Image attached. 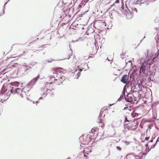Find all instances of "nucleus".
Returning a JSON list of instances; mask_svg holds the SVG:
<instances>
[{
	"label": "nucleus",
	"instance_id": "1",
	"mask_svg": "<svg viewBox=\"0 0 159 159\" xmlns=\"http://www.w3.org/2000/svg\"><path fill=\"white\" fill-rule=\"evenodd\" d=\"M40 75H39L35 78H33L27 84L26 86L24 88L21 89L18 88L20 83L17 81H15L11 83H9L7 84H4L3 87L2 88L1 91L2 92H5L8 90V93L10 94V93L13 94H17L21 98H23V96L26 95V93L23 90L25 89H28V91L31 89L34 85L38 80L40 78Z\"/></svg>",
	"mask_w": 159,
	"mask_h": 159
},
{
	"label": "nucleus",
	"instance_id": "2",
	"mask_svg": "<svg viewBox=\"0 0 159 159\" xmlns=\"http://www.w3.org/2000/svg\"><path fill=\"white\" fill-rule=\"evenodd\" d=\"M158 45H159V43L157 45V50L152 49L148 50L147 57L148 58L146 60L143 61L141 62V66L140 67V73H144L146 70L149 69L150 66L152 63V60L157 57L159 54V48L157 46Z\"/></svg>",
	"mask_w": 159,
	"mask_h": 159
},
{
	"label": "nucleus",
	"instance_id": "3",
	"mask_svg": "<svg viewBox=\"0 0 159 159\" xmlns=\"http://www.w3.org/2000/svg\"><path fill=\"white\" fill-rule=\"evenodd\" d=\"M49 84H45V86L41 89L42 93L41 95L45 97L47 96H53L54 94V89L51 87L49 86Z\"/></svg>",
	"mask_w": 159,
	"mask_h": 159
},
{
	"label": "nucleus",
	"instance_id": "4",
	"mask_svg": "<svg viewBox=\"0 0 159 159\" xmlns=\"http://www.w3.org/2000/svg\"><path fill=\"white\" fill-rule=\"evenodd\" d=\"M132 95L135 98H140L141 96V94L143 93L142 89H139L138 90H134L132 91Z\"/></svg>",
	"mask_w": 159,
	"mask_h": 159
},
{
	"label": "nucleus",
	"instance_id": "5",
	"mask_svg": "<svg viewBox=\"0 0 159 159\" xmlns=\"http://www.w3.org/2000/svg\"><path fill=\"white\" fill-rule=\"evenodd\" d=\"M82 70V69H79L78 67H77L76 68H75L74 70L71 71L72 73L74 75H77V77L76 78L77 79H78V77L80 75V72Z\"/></svg>",
	"mask_w": 159,
	"mask_h": 159
},
{
	"label": "nucleus",
	"instance_id": "6",
	"mask_svg": "<svg viewBox=\"0 0 159 159\" xmlns=\"http://www.w3.org/2000/svg\"><path fill=\"white\" fill-rule=\"evenodd\" d=\"M53 74L54 77L56 79H57V80L58 79H62V80H63V75L61 74L59 72L56 70L53 72Z\"/></svg>",
	"mask_w": 159,
	"mask_h": 159
},
{
	"label": "nucleus",
	"instance_id": "7",
	"mask_svg": "<svg viewBox=\"0 0 159 159\" xmlns=\"http://www.w3.org/2000/svg\"><path fill=\"white\" fill-rule=\"evenodd\" d=\"M129 78V75H125L122 77L120 81L124 84H126L128 83Z\"/></svg>",
	"mask_w": 159,
	"mask_h": 159
},
{
	"label": "nucleus",
	"instance_id": "8",
	"mask_svg": "<svg viewBox=\"0 0 159 159\" xmlns=\"http://www.w3.org/2000/svg\"><path fill=\"white\" fill-rule=\"evenodd\" d=\"M135 3L136 4H139L140 6L144 3H146V5L148 4V0H137Z\"/></svg>",
	"mask_w": 159,
	"mask_h": 159
},
{
	"label": "nucleus",
	"instance_id": "9",
	"mask_svg": "<svg viewBox=\"0 0 159 159\" xmlns=\"http://www.w3.org/2000/svg\"><path fill=\"white\" fill-rule=\"evenodd\" d=\"M132 96H133L132 95L128 94L127 95L126 97L125 96V98L127 102H130L132 101Z\"/></svg>",
	"mask_w": 159,
	"mask_h": 159
},
{
	"label": "nucleus",
	"instance_id": "10",
	"mask_svg": "<svg viewBox=\"0 0 159 159\" xmlns=\"http://www.w3.org/2000/svg\"><path fill=\"white\" fill-rule=\"evenodd\" d=\"M47 80H48L50 82H46V84H47V83H48L49 84L48 85L49 86L50 84H52V82H53L54 80H57V79H56L54 77V76L53 75L52 76L49 77L47 78Z\"/></svg>",
	"mask_w": 159,
	"mask_h": 159
},
{
	"label": "nucleus",
	"instance_id": "11",
	"mask_svg": "<svg viewBox=\"0 0 159 159\" xmlns=\"http://www.w3.org/2000/svg\"><path fill=\"white\" fill-rule=\"evenodd\" d=\"M94 45H95V46L93 47L92 51L90 52L91 55H94L96 54L97 52L98 49V47L97 48L96 43H94Z\"/></svg>",
	"mask_w": 159,
	"mask_h": 159
},
{
	"label": "nucleus",
	"instance_id": "12",
	"mask_svg": "<svg viewBox=\"0 0 159 159\" xmlns=\"http://www.w3.org/2000/svg\"><path fill=\"white\" fill-rule=\"evenodd\" d=\"M78 40H76V41H74V40H72V41L70 43H69V47L70 48V50L69 51V57L68 58H67V59H69L70 58V57L73 54V51L72 50H71V49L70 48V45L71 44V43H74L77 41H78Z\"/></svg>",
	"mask_w": 159,
	"mask_h": 159
},
{
	"label": "nucleus",
	"instance_id": "13",
	"mask_svg": "<svg viewBox=\"0 0 159 159\" xmlns=\"http://www.w3.org/2000/svg\"><path fill=\"white\" fill-rule=\"evenodd\" d=\"M131 9L132 10V12L131 11H130V10H129V9L128 10V11L129 12V14L130 15V17L129 16V18H132L133 16V13H134V12L136 13L137 12V9L135 7L132 8H131Z\"/></svg>",
	"mask_w": 159,
	"mask_h": 159
},
{
	"label": "nucleus",
	"instance_id": "14",
	"mask_svg": "<svg viewBox=\"0 0 159 159\" xmlns=\"http://www.w3.org/2000/svg\"><path fill=\"white\" fill-rule=\"evenodd\" d=\"M138 157V156H135L131 154L127 155L126 156L127 158L129 159H136V157Z\"/></svg>",
	"mask_w": 159,
	"mask_h": 159
},
{
	"label": "nucleus",
	"instance_id": "15",
	"mask_svg": "<svg viewBox=\"0 0 159 159\" xmlns=\"http://www.w3.org/2000/svg\"><path fill=\"white\" fill-rule=\"evenodd\" d=\"M133 122L131 121L128 124H124V126L128 130H129L131 128H132V126H130V125H133Z\"/></svg>",
	"mask_w": 159,
	"mask_h": 159
},
{
	"label": "nucleus",
	"instance_id": "16",
	"mask_svg": "<svg viewBox=\"0 0 159 159\" xmlns=\"http://www.w3.org/2000/svg\"><path fill=\"white\" fill-rule=\"evenodd\" d=\"M102 116V113L101 112L100 113V115L98 117V119H100V120H99V121L98 122V123H100V126L101 125V127L102 128L103 127H104V124H103L101 122V121L102 120V119H101V116Z\"/></svg>",
	"mask_w": 159,
	"mask_h": 159
},
{
	"label": "nucleus",
	"instance_id": "17",
	"mask_svg": "<svg viewBox=\"0 0 159 159\" xmlns=\"http://www.w3.org/2000/svg\"><path fill=\"white\" fill-rule=\"evenodd\" d=\"M87 3V2H85V1H84L83 2V1H82L81 3H80L79 5L78 8V11H80V8L82 7V5H84V6L86 4V3Z\"/></svg>",
	"mask_w": 159,
	"mask_h": 159
},
{
	"label": "nucleus",
	"instance_id": "18",
	"mask_svg": "<svg viewBox=\"0 0 159 159\" xmlns=\"http://www.w3.org/2000/svg\"><path fill=\"white\" fill-rule=\"evenodd\" d=\"M22 68L25 69L26 70H28L29 69H31V67L27 66H23L22 67Z\"/></svg>",
	"mask_w": 159,
	"mask_h": 159
},
{
	"label": "nucleus",
	"instance_id": "19",
	"mask_svg": "<svg viewBox=\"0 0 159 159\" xmlns=\"http://www.w3.org/2000/svg\"><path fill=\"white\" fill-rule=\"evenodd\" d=\"M124 96H123L122 95H121L120 96V97L117 100V102L119 101L120 102L121 101L122 99H124Z\"/></svg>",
	"mask_w": 159,
	"mask_h": 159
},
{
	"label": "nucleus",
	"instance_id": "20",
	"mask_svg": "<svg viewBox=\"0 0 159 159\" xmlns=\"http://www.w3.org/2000/svg\"><path fill=\"white\" fill-rule=\"evenodd\" d=\"M138 87L139 88V89H142V88H144V87L143 86V85H142L141 84V83L140 84V83H138Z\"/></svg>",
	"mask_w": 159,
	"mask_h": 159
},
{
	"label": "nucleus",
	"instance_id": "21",
	"mask_svg": "<svg viewBox=\"0 0 159 159\" xmlns=\"http://www.w3.org/2000/svg\"><path fill=\"white\" fill-rule=\"evenodd\" d=\"M86 137H87V139H88L89 138V139L87 140L88 141H90L92 139V136H90V135H88L86 137H85V139Z\"/></svg>",
	"mask_w": 159,
	"mask_h": 159
},
{
	"label": "nucleus",
	"instance_id": "22",
	"mask_svg": "<svg viewBox=\"0 0 159 159\" xmlns=\"http://www.w3.org/2000/svg\"><path fill=\"white\" fill-rule=\"evenodd\" d=\"M128 130H128L125 127H124L122 130L123 133L125 134Z\"/></svg>",
	"mask_w": 159,
	"mask_h": 159
},
{
	"label": "nucleus",
	"instance_id": "23",
	"mask_svg": "<svg viewBox=\"0 0 159 159\" xmlns=\"http://www.w3.org/2000/svg\"><path fill=\"white\" fill-rule=\"evenodd\" d=\"M96 130H97V129H92L91 131V132H90V133H92V134H95V132H96Z\"/></svg>",
	"mask_w": 159,
	"mask_h": 159
},
{
	"label": "nucleus",
	"instance_id": "24",
	"mask_svg": "<svg viewBox=\"0 0 159 159\" xmlns=\"http://www.w3.org/2000/svg\"><path fill=\"white\" fill-rule=\"evenodd\" d=\"M131 92H132V91H134V90H136V88L135 86H134V84L133 86H132V85H131Z\"/></svg>",
	"mask_w": 159,
	"mask_h": 159
},
{
	"label": "nucleus",
	"instance_id": "25",
	"mask_svg": "<svg viewBox=\"0 0 159 159\" xmlns=\"http://www.w3.org/2000/svg\"><path fill=\"white\" fill-rule=\"evenodd\" d=\"M125 90L124 89L123 90V91H122V94L121 95H123V96H125Z\"/></svg>",
	"mask_w": 159,
	"mask_h": 159
},
{
	"label": "nucleus",
	"instance_id": "26",
	"mask_svg": "<svg viewBox=\"0 0 159 159\" xmlns=\"http://www.w3.org/2000/svg\"><path fill=\"white\" fill-rule=\"evenodd\" d=\"M18 65V64L17 63H15L14 64L12 65V66L13 67H15L17 66Z\"/></svg>",
	"mask_w": 159,
	"mask_h": 159
},
{
	"label": "nucleus",
	"instance_id": "27",
	"mask_svg": "<svg viewBox=\"0 0 159 159\" xmlns=\"http://www.w3.org/2000/svg\"><path fill=\"white\" fill-rule=\"evenodd\" d=\"M116 148L118 151H120L121 150V148L119 146H117L116 147Z\"/></svg>",
	"mask_w": 159,
	"mask_h": 159
},
{
	"label": "nucleus",
	"instance_id": "28",
	"mask_svg": "<svg viewBox=\"0 0 159 159\" xmlns=\"http://www.w3.org/2000/svg\"><path fill=\"white\" fill-rule=\"evenodd\" d=\"M131 122V121L128 120H127V117H125V119L124 120V122L125 123V122Z\"/></svg>",
	"mask_w": 159,
	"mask_h": 159
},
{
	"label": "nucleus",
	"instance_id": "29",
	"mask_svg": "<svg viewBox=\"0 0 159 159\" xmlns=\"http://www.w3.org/2000/svg\"><path fill=\"white\" fill-rule=\"evenodd\" d=\"M126 65H129V66H132V63H129V62H126Z\"/></svg>",
	"mask_w": 159,
	"mask_h": 159
},
{
	"label": "nucleus",
	"instance_id": "30",
	"mask_svg": "<svg viewBox=\"0 0 159 159\" xmlns=\"http://www.w3.org/2000/svg\"><path fill=\"white\" fill-rule=\"evenodd\" d=\"M156 143H155L154 145H152L151 147V148H153L155 147V146H156Z\"/></svg>",
	"mask_w": 159,
	"mask_h": 159
},
{
	"label": "nucleus",
	"instance_id": "31",
	"mask_svg": "<svg viewBox=\"0 0 159 159\" xmlns=\"http://www.w3.org/2000/svg\"><path fill=\"white\" fill-rule=\"evenodd\" d=\"M153 126V125L152 124L150 125H148V127L149 128L151 129V127H152Z\"/></svg>",
	"mask_w": 159,
	"mask_h": 159
},
{
	"label": "nucleus",
	"instance_id": "32",
	"mask_svg": "<svg viewBox=\"0 0 159 159\" xmlns=\"http://www.w3.org/2000/svg\"><path fill=\"white\" fill-rule=\"evenodd\" d=\"M119 3V0H116L115 3H114V4H115V3Z\"/></svg>",
	"mask_w": 159,
	"mask_h": 159
},
{
	"label": "nucleus",
	"instance_id": "33",
	"mask_svg": "<svg viewBox=\"0 0 159 159\" xmlns=\"http://www.w3.org/2000/svg\"><path fill=\"white\" fill-rule=\"evenodd\" d=\"M149 139V137H146L145 138V140L147 141Z\"/></svg>",
	"mask_w": 159,
	"mask_h": 159
},
{
	"label": "nucleus",
	"instance_id": "34",
	"mask_svg": "<svg viewBox=\"0 0 159 159\" xmlns=\"http://www.w3.org/2000/svg\"><path fill=\"white\" fill-rule=\"evenodd\" d=\"M125 142L126 143V145H128L129 143V142H128L127 141H126V142Z\"/></svg>",
	"mask_w": 159,
	"mask_h": 159
},
{
	"label": "nucleus",
	"instance_id": "35",
	"mask_svg": "<svg viewBox=\"0 0 159 159\" xmlns=\"http://www.w3.org/2000/svg\"><path fill=\"white\" fill-rule=\"evenodd\" d=\"M128 108V107H125L124 109V110H126Z\"/></svg>",
	"mask_w": 159,
	"mask_h": 159
},
{
	"label": "nucleus",
	"instance_id": "36",
	"mask_svg": "<svg viewBox=\"0 0 159 159\" xmlns=\"http://www.w3.org/2000/svg\"><path fill=\"white\" fill-rule=\"evenodd\" d=\"M159 139V138H158L157 140H156V143H156V144L157 143V142H158V141H159L158 139Z\"/></svg>",
	"mask_w": 159,
	"mask_h": 159
},
{
	"label": "nucleus",
	"instance_id": "37",
	"mask_svg": "<svg viewBox=\"0 0 159 159\" xmlns=\"http://www.w3.org/2000/svg\"><path fill=\"white\" fill-rule=\"evenodd\" d=\"M127 14L129 16V13L128 12V11H127ZM127 12L125 11V14L126 16H127V15L126 14Z\"/></svg>",
	"mask_w": 159,
	"mask_h": 159
},
{
	"label": "nucleus",
	"instance_id": "38",
	"mask_svg": "<svg viewBox=\"0 0 159 159\" xmlns=\"http://www.w3.org/2000/svg\"><path fill=\"white\" fill-rule=\"evenodd\" d=\"M43 99V98L42 97H40L39 98V100H41V99Z\"/></svg>",
	"mask_w": 159,
	"mask_h": 159
},
{
	"label": "nucleus",
	"instance_id": "39",
	"mask_svg": "<svg viewBox=\"0 0 159 159\" xmlns=\"http://www.w3.org/2000/svg\"><path fill=\"white\" fill-rule=\"evenodd\" d=\"M153 140L151 139V140L149 141V142H153Z\"/></svg>",
	"mask_w": 159,
	"mask_h": 159
},
{
	"label": "nucleus",
	"instance_id": "40",
	"mask_svg": "<svg viewBox=\"0 0 159 159\" xmlns=\"http://www.w3.org/2000/svg\"><path fill=\"white\" fill-rule=\"evenodd\" d=\"M128 62H129V63H132L131 61H128Z\"/></svg>",
	"mask_w": 159,
	"mask_h": 159
},
{
	"label": "nucleus",
	"instance_id": "41",
	"mask_svg": "<svg viewBox=\"0 0 159 159\" xmlns=\"http://www.w3.org/2000/svg\"><path fill=\"white\" fill-rule=\"evenodd\" d=\"M35 103H36V104L37 105V103H39V102L37 101H36Z\"/></svg>",
	"mask_w": 159,
	"mask_h": 159
},
{
	"label": "nucleus",
	"instance_id": "42",
	"mask_svg": "<svg viewBox=\"0 0 159 159\" xmlns=\"http://www.w3.org/2000/svg\"><path fill=\"white\" fill-rule=\"evenodd\" d=\"M148 80H151V78H148Z\"/></svg>",
	"mask_w": 159,
	"mask_h": 159
},
{
	"label": "nucleus",
	"instance_id": "43",
	"mask_svg": "<svg viewBox=\"0 0 159 159\" xmlns=\"http://www.w3.org/2000/svg\"><path fill=\"white\" fill-rule=\"evenodd\" d=\"M113 104H109V106H110V107H111V106L112 105H113Z\"/></svg>",
	"mask_w": 159,
	"mask_h": 159
},
{
	"label": "nucleus",
	"instance_id": "44",
	"mask_svg": "<svg viewBox=\"0 0 159 159\" xmlns=\"http://www.w3.org/2000/svg\"><path fill=\"white\" fill-rule=\"evenodd\" d=\"M148 144H146L145 145V147H148Z\"/></svg>",
	"mask_w": 159,
	"mask_h": 159
},
{
	"label": "nucleus",
	"instance_id": "45",
	"mask_svg": "<svg viewBox=\"0 0 159 159\" xmlns=\"http://www.w3.org/2000/svg\"><path fill=\"white\" fill-rule=\"evenodd\" d=\"M48 62H49V63L51 62L52 61H48Z\"/></svg>",
	"mask_w": 159,
	"mask_h": 159
},
{
	"label": "nucleus",
	"instance_id": "46",
	"mask_svg": "<svg viewBox=\"0 0 159 159\" xmlns=\"http://www.w3.org/2000/svg\"><path fill=\"white\" fill-rule=\"evenodd\" d=\"M84 65H85V66H87L88 67V65H87V64H84Z\"/></svg>",
	"mask_w": 159,
	"mask_h": 159
},
{
	"label": "nucleus",
	"instance_id": "47",
	"mask_svg": "<svg viewBox=\"0 0 159 159\" xmlns=\"http://www.w3.org/2000/svg\"><path fill=\"white\" fill-rule=\"evenodd\" d=\"M132 77V74H130V78H131Z\"/></svg>",
	"mask_w": 159,
	"mask_h": 159
},
{
	"label": "nucleus",
	"instance_id": "48",
	"mask_svg": "<svg viewBox=\"0 0 159 159\" xmlns=\"http://www.w3.org/2000/svg\"><path fill=\"white\" fill-rule=\"evenodd\" d=\"M82 146L80 144V148L81 149L82 148Z\"/></svg>",
	"mask_w": 159,
	"mask_h": 159
},
{
	"label": "nucleus",
	"instance_id": "49",
	"mask_svg": "<svg viewBox=\"0 0 159 159\" xmlns=\"http://www.w3.org/2000/svg\"><path fill=\"white\" fill-rule=\"evenodd\" d=\"M43 48V47L41 46V47H39V48Z\"/></svg>",
	"mask_w": 159,
	"mask_h": 159
},
{
	"label": "nucleus",
	"instance_id": "50",
	"mask_svg": "<svg viewBox=\"0 0 159 159\" xmlns=\"http://www.w3.org/2000/svg\"><path fill=\"white\" fill-rule=\"evenodd\" d=\"M4 14V9L3 10V14Z\"/></svg>",
	"mask_w": 159,
	"mask_h": 159
},
{
	"label": "nucleus",
	"instance_id": "51",
	"mask_svg": "<svg viewBox=\"0 0 159 159\" xmlns=\"http://www.w3.org/2000/svg\"><path fill=\"white\" fill-rule=\"evenodd\" d=\"M138 120V119H136V120L134 119V121H135V120Z\"/></svg>",
	"mask_w": 159,
	"mask_h": 159
},
{
	"label": "nucleus",
	"instance_id": "52",
	"mask_svg": "<svg viewBox=\"0 0 159 159\" xmlns=\"http://www.w3.org/2000/svg\"><path fill=\"white\" fill-rule=\"evenodd\" d=\"M9 96L7 95V98H8Z\"/></svg>",
	"mask_w": 159,
	"mask_h": 159
},
{
	"label": "nucleus",
	"instance_id": "53",
	"mask_svg": "<svg viewBox=\"0 0 159 159\" xmlns=\"http://www.w3.org/2000/svg\"><path fill=\"white\" fill-rule=\"evenodd\" d=\"M132 125H130V126H132Z\"/></svg>",
	"mask_w": 159,
	"mask_h": 159
},
{
	"label": "nucleus",
	"instance_id": "54",
	"mask_svg": "<svg viewBox=\"0 0 159 159\" xmlns=\"http://www.w3.org/2000/svg\"><path fill=\"white\" fill-rule=\"evenodd\" d=\"M155 29H156V30H157V28H155Z\"/></svg>",
	"mask_w": 159,
	"mask_h": 159
},
{
	"label": "nucleus",
	"instance_id": "55",
	"mask_svg": "<svg viewBox=\"0 0 159 159\" xmlns=\"http://www.w3.org/2000/svg\"><path fill=\"white\" fill-rule=\"evenodd\" d=\"M33 102V103H34V101Z\"/></svg>",
	"mask_w": 159,
	"mask_h": 159
},
{
	"label": "nucleus",
	"instance_id": "56",
	"mask_svg": "<svg viewBox=\"0 0 159 159\" xmlns=\"http://www.w3.org/2000/svg\"><path fill=\"white\" fill-rule=\"evenodd\" d=\"M144 2V1H142V2Z\"/></svg>",
	"mask_w": 159,
	"mask_h": 159
},
{
	"label": "nucleus",
	"instance_id": "57",
	"mask_svg": "<svg viewBox=\"0 0 159 159\" xmlns=\"http://www.w3.org/2000/svg\"><path fill=\"white\" fill-rule=\"evenodd\" d=\"M156 42H157V43H158V42H157V41H156Z\"/></svg>",
	"mask_w": 159,
	"mask_h": 159
},
{
	"label": "nucleus",
	"instance_id": "58",
	"mask_svg": "<svg viewBox=\"0 0 159 159\" xmlns=\"http://www.w3.org/2000/svg\"><path fill=\"white\" fill-rule=\"evenodd\" d=\"M60 83H61V82H62V81H60Z\"/></svg>",
	"mask_w": 159,
	"mask_h": 159
},
{
	"label": "nucleus",
	"instance_id": "59",
	"mask_svg": "<svg viewBox=\"0 0 159 159\" xmlns=\"http://www.w3.org/2000/svg\"><path fill=\"white\" fill-rule=\"evenodd\" d=\"M72 0L74 1V2H75L74 0Z\"/></svg>",
	"mask_w": 159,
	"mask_h": 159
},
{
	"label": "nucleus",
	"instance_id": "60",
	"mask_svg": "<svg viewBox=\"0 0 159 159\" xmlns=\"http://www.w3.org/2000/svg\"><path fill=\"white\" fill-rule=\"evenodd\" d=\"M145 36H144V37H143V38H145Z\"/></svg>",
	"mask_w": 159,
	"mask_h": 159
},
{
	"label": "nucleus",
	"instance_id": "61",
	"mask_svg": "<svg viewBox=\"0 0 159 159\" xmlns=\"http://www.w3.org/2000/svg\"><path fill=\"white\" fill-rule=\"evenodd\" d=\"M142 41V40H141V41H140V43H141Z\"/></svg>",
	"mask_w": 159,
	"mask_h": 159
},
{
	"label": "nucleus",
	"instance_id": "62",
	"mask_svg": "<svg viewBox=\"0 0 159 159\" xmlns=\"http://www.w3.org/2000/svg\"><path fill=\"white\" fill-rule=\"evenodd\" d=\"M23 53H25V52H23Z\"/></svg>",
	"mask_w": 159,
	"mask_h": 159
},
{
	"label": "nucleus",
	"instance_id": "63",
	"mask_svg": "<svg viewBox=\"0 0 159 159\" xmlns=\"http://www.w3.org/2000/svg\"><path fill=\"white\" fill-rule=\"evenodd\" d=\"M120 56H121V55H122V54H120Z\"/></svg>",
	"mask_w": 159,
	"mask_h": 159
},
{
	"label": "nucleus",
	"instance_id": "64",
	"mask_svg": "<svg viewBox=\"0 0 159 159\" xmlns=\"http://www.w3.org/2000/svg\"><path fill=\"white\" fill-rule=\"evenodd\" d=\"M158 138H159V136L158 137Z\"/></svg>",
	"mask_w": 159,
	"mask_h": 159
}]
</instances>
